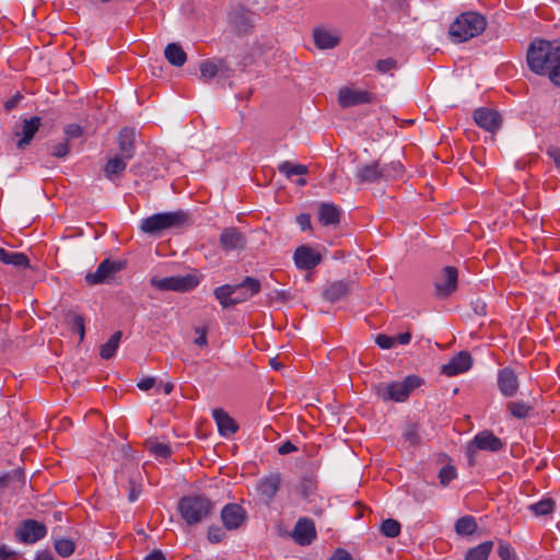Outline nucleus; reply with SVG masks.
I'll return each instance as SVG.
<instances>
[{
    "instance_id": "nucleus-28",
    "label": "nucleus",
    "mask_w": 560,
    "mask_h": 560,
    "mask_svg": "<svg viewBox=\"0 0 560 560\" xmlns=\"http://www.w3.org/2000/svg\"><path fill=\"white\" fill-rule=\"evenodd\" d=\"M199 69L201 79L207 82L221 74L226 69V63L222 59L218 61L205 60L200 63Z\"/></svg>"
},
{
    "instance_id": "nucleus-60",
    "label": "nucleus",
    "mask_w": 560,
    "mask_h": 560,
    "mask_svg": "<svg viewBox=\"0 0 560 560\" xmlns=\"http://www.w3.org/2000/svg\"><path fill=\"white\" fill-rule=\"evenodd\" d=\"M328 560H353L351 555L342 549V548H338L331 556Z\"/></svg>"
},
{
    "instance_id": "nucleus-16",
    "label": "nucleus",
    "mask_w": 560,
    "mask_h": 560,
    "mask_svg": "<svg viewBox=\"0 0 560 560\" xmlns=\"http://www.w3.org/2000/svg\"><path fill=\"white\" fill-rule=\"evenodd\" d=\"M472 364V359L469 352L460 351L453 357L446 364L441 368V373L446 376H455L460 373L467 372Z\"/></svg>"
},
{
    "instance_id": "nucleus-59",
    "label": "nucleus",
    "mask_w": 560,
    "mask_h": 560,
    "mask_svg": "<svg viewBox=\"0 0 560 560\" xmlns=\"http://www.w3.org/2000/svg\"><path fill=\"white\" fill-rule=\"evenodd\" d=\"M295 451H298V447L291 441H285L284 443L280 444L278 447V453L280 455H288Z\"/></svg>"
},
{
    "instance_id": "nucleus-54",
    "label": "nucleus",
    "mask_w": 560,
    "mask_h": 560,
    "mask_svg": "<svg viewBox=\"0 0 560 560\" xmlns=\"http://www.w3.org/2000/svg\"><path fill=\"white\" fill-rule=\"evenodd\" d=\"M151 451L156 457L161 458H168L172 455L171 447L164 443H154Z\"/></svg>"
},
{
    "instance_id": "nucleus-46",
    "label": "nucleus",
    "mask_w": 560,
    "mask_h": 560,
    "mask_svg": "<svg viewBox=\"0 0 560 560\" xmlns=\"http://www.w3.org/2000/svg\"><path fill=\"white\" fill-rule=\"evenodd\" d=\"M49 150L52 156L63 159L70 152V143L63 140L62 142L50 144Z\"/></svg>"
},
{
    "instance_id": "nucleus-55",
    "label": "nucleus",
    "mask_w": 560,
    "mask_h": 560,
    "mask_svg": "<svg viewBox=\"0 0 560 560\" xmlns=\"http://www.w3.org/2000/svg\"><path fill=\"white\" fill-rule=\"evenodd\" d=\"M376 345L382 349H392L396 345L395 337L380 334L375 338Z\"/></svg>"
},
{
    "instance_id": "nucleus-25",
    "label": "nucleus",
    "mask_w": 560,
    "mask_h": 560,
    "mask_svg": "<svg viewBox=\"0 0 560 560\" xmlns=\"http://www.w3.org/2000/svg\"><path fill=\"white\" fill-rule=\"evenodd\" d=\"M233 285L236 288L234 298H242V302H245L247 299L257 294L261 288L260 281L253 277H246L241 283Z\"/></svg>"
},
{
    "instance_id": "nucleus-26",
    "label": "nucleus",
    "mask_w": 560,
    "mask_h": 560,
    "mask_svg": "<svg viewBox=\"0 0 560 560\" xmlns=\"http://www.w3.org/2000/svg\"><path fill=\"white\" fill-rule=\"evenodd\" d=\"M235 289L236 288L233 284H223L214 289L213 294L219 300L223 308L242 303V298H234Z\"/></svg>"
},
{
    "instance_id": "nucleus-57",
    "label": "nucleus",
    "mask_w": 560,
    "mask_h": 560,
    "mask_svg": "<svg viewBox=\"0 0 560 560\" xmlns=\"http://www.w3.org/2000/svg\"><path fill=\"white\" fill-rule=\"evenodd\" d=\"M296 223L302 231L311 229V215L307 213H301L296 217Z\"/></svg>"
},
{
    "instance_id": "nucleus-52",
    "label": "nucleus",
    "mask_w": 560,
    "mask_h": 560,
    "mask_svg": "<svg viewBox=\"0 0 560 560\" xmlns=\"http://www.w3.org/2000/svg\"><path fill=\"white\" fill-rule=\"evenodd\" d=\"M195 334L197 337L194 339V343L199 348H206L208 346V328L207 327H195Z\"/></svg>"
},
{
    "instance_id": "nucleus-11",
    "label": "nucleus",
    "mask_w": 560,
    "mask_h": 560,
    "mask_svg": "<svg viewBox=\"0 0 560 560\" xmlns=\"http://www.w3.org/2000/svg\"><path fill=\"white\" fill-rule=\"evenodd\" d=\"M46 526L35 520L28 518L21 523L15 535L24 544H34L46 536Z\"/></svg>"
},
{
    "instance_id": "nucleus-27",
    "label": "nucleus",
    "mask_w": 560,
    "mask_h": 560,
    "mask_svg": "<svg viewBox=\"0 0 560 560\" xmlns=\"http://www.w3.org/2000/svg\"><path fill=\"white\" fill-rule=\"evenodd\" d=\"M318 220L323 225H336L340 221V210L332 203L323 202L318 209Z\"/></svg>"
},
{
    "instance_id": "nucleus-43",
    "label": "nucleus",
    "mask_w": 560,
    "mask_h": 560,
    "mask_svg": "<svg viewBox=\"0 0 560 560\" xmlns=\"http://www.w3.org/2000/svg\"><path fill=\"white\" fill-rule=\"evenodd\" d=\"M127 266V259L112 260L107 258V284L114 281V275L124 270Z\"/></svg>"
},
{
    "instance_id": "nucleus-23",
    "label": "nucleus",
    "mask_w": 560,
    "mask_h": 560,
    "mask_svg": "<svg viewBox=\"0 0 560 560\" xmlns=\"http://www.w3.org/2000/svg\"><path fill=\"white\" fill-rule=\"evenodd\" d=\"M212 417L215 420L219 433L222 436H231L237 432V430H238L237 423L223 409H220V408L213 409Z\"/></svg>"
},
{
    "instance_id": "nucleus-47",
    "label": "nucleus",
    "mask_w": 560,
    "mask_h": 560,
    "mask_svg": "<svg viewBox=\"0 0 560 560\" xmlns=\"http://www.w3.org/2000/svg\"><path fill=\"white\" fill-rule=\"evenodd\" d=\"M121 337L122 332L118 330L107 340V360L116 354Z\"/></svg>"
},
{
    "instance_id": "nucleus-64",
    "label": "nucleus",
    "mask_w": 560,
    "mask_h": 560,
    "mask_svg": "<svg viewBox=\"0 0 560 560\" xmlns=\"http://www.w3.org/2000/svg\"><path fill=\"white\" fill-rule=\"evenodd\" d=\"M143 560H166L164 553L160 549H155L144 557Z\"/></svg>"
},
{
    "instance_id": "nucleus-39",
    "label": "nucleus",
    "mask_w": 560,
    "mask_h": 560,
    "mask_svg": "<svg viewBox=\"0 0 560 560\" xmlns=\"http://www.w3.org/2000/svg\"><path fill=\"white\" fill-rule=\"evenodd\" d=\"M56 552L61 557H69L74 552L75 545L68 538H58L54 541Z\"/></svg>"
},
{
    "instance_id": "nucleus-50",
    "label": "nucleus",
    "mask_w": 560,
    "mask_h": 560,
    "mask_svg": "<svg viewBox=\"0 0 560 560\" xmlns=\"http://www.w3.org/2000/svg\"><path fill=\"white\" fill-rule=\"evenodd\" d=\"M498 555L501 558V560H515L516 555L512 547L503 541H500L498 547Z\"/></svg>"
},
{
    "instance_id": "nucleus-10",
    "label": "nucleus",
    "mask_w": 560,
    "mask_h": 560,
    "mask_svg": "<svg viewBox=\"0 0 560 560\" xmlns=\"http://www.w3.org/2000/svg\"><path fill=\"white\" fill-rule=\"evenodd\" d=\"M290 536L299 546H310L317 538L314 521L310 517H300Z\"/></svg>"
},
{
    "instance_id": "nucleus-40",
    "label": "nucleus",
    "mask_w": 560,
    "mask_h": 560,
    "mask_svg": "<svg viewBox=\"0 0 560 560\" xmlns=\"http://www.w3.org/2000/svg\"><path fill=\"white\" fill-rule=\"evenodd\" d=\"M317 489V480L315 477L305 476L300 483V493L304 499L310 500Z\"/></svg>"
},
{
    "instance_id": "nucleus-37",
    "label": "nucleus",
    "mask_w": 560,
    "mask_h": 560,
    "mask_svg": "<svg viewBox=\"0 0 560 560\" xmlns=\"http://www.w3.org/2000/svg\"><path fill=\"white\" fill-rule=\"evenodd\" d=\"M556 502L551 498H545L540 501L529 505V510L536 515V516H545L549 515L555 511Z\"/></svg>"
},
{
    "instance_id": "nucleus-6",
    "label": "nucleus",
    "mask_w": 560,
    "mask_h": 560,
    "mask_svg": "<svg viewBox=\"0 0 560 560\" xmlns=\"http://www.w3.org/2000/svg\"><path fill=\"white\" fill-rule=\"evenodd\" d=\"M214 505L205 495H185L178 501V512L188 526L205 521L212 512Z\"/></svg>"
},
{
    "instance_id": "nucleus-12",
    "label": "nucleus",
    "mask_w": 560,
    "mask_h": 560,
    "mask_svg": "<svg viewBox=\"0 0 560 560\" xmlns=\"http://www.w3.org/2000/svg\"><path fill=\"white\" fill-rule=\"evenodd\" d=\"M281 483V474L271 472L258 480L256 491L260 499H262L265 503L269 504L273 501L275 497L277 495Z\"/></svg>"
},
{
    "instance_id": "nucleus-17",
    "label": "nucleus",
    "mask_w": 560,
    "mask_h": 560,
    "mask_svg": "<svg viewBox=\"0 0 560 560\" xmlns=\"http://www.w3.org/2000/svg\"><path fill=\"white\" fill-rule=\"evenodd\" d=\"M354 285V280L350 279L332 281L327 284L323 294L325 300L335 303L348 296Z\"/></svg>"
},
{
    "instance_id": "nucleus-20",
    "label": "nucleus",
    "mask_w": 560,
    "mask_h": 560,
    "mask_svg": "<svg viewBox=\"0 0 560 560\" xmlns=\"http://www.w3.org/2000/svg\"><path fill=\"white\" fill-rule=\"evenodd\" d=\"M518 378L513 369L506 366L498 373V387L504 397H513L518 389Z\"/></svg>"
},
{
    "instance_id": "nucleus-48",
    "label": "nucleus",
    "mask_w": 560,
    "mask_h": 560,
    "mask_svg": "<svg viewBox=\"0 0 560 560\" xmlns=\"http://www.w3.org/2000/svg\"><path fill=\"white\" fill-rule=\"evenodd\" d=\"M402 436L410 445H416L420 441L418 428L416 424H408L402 433Z\"/></svg>"
},
{
    "instance_id": "nucleus-19",
    "label": "nucleus",
    "mask_w": 560,
    "mask_h": 560,
    "mask_svg": "<svg viewBox=\"0 0 560 560\" xmlns=\"http://www.w3.org/2000/svg\"><path fill=\"white\" fill-rule=\"evenodd\" d=\"M376 394L385 401H405L409 397L402 382L381 383L376 387Z\"/></svg>"
},
{
    "instance_id": "nucleus-35",
    "label": "nucleus",
    "mask_w": 560,
    "mask_h": 560,
    "mask_svg": "<svg viewBox=\"0 0 560 560\" xmlns=\"http://www.w3.org/2000/svg\"><path fill=\"white\" fill-rule=\"evenodd\" d=\"M66 322L73 332H78L79 341H82L85 335L84 318L73 312H68L66 314Z\"/></svg>"
},
{
    "instance_id": "nucleus-18",
    "label": "nucleus",
    "mask_w": 560,
    "mask_h": 560,
    "mask_svg": "<svg viewBox=\"0 0 560 560\" xmlns=\"http://www.w3.org/2000/svg\"><path fill=\"white\" fill-rule=\"evenodd\" d=\"M221 518L226 529H236L245 522L246 512L236 503L226 504L221 511Z\"/></svg>"
},
{
    "instance_id": "nucleus-56",
    "label": "nucleus",
    "mask_w": 560,
    "mask_h": 560,
    "mask_svg": "<svg viewBox=\"0 0 560 560\" xmlns=\"http://www.w3.org/2000/svg\"><path fill=\"white\" fill-rule=\"evenodd\" d=\"M421 378L417 375H408L402 384L407 390V393L410 395L411 390L419 387L421 385Z\"/></svg>"
},
{
    "instance_id": "nucleus-34",
    "label": "nucleus",
    "mask_w": 560,
    "mask_h": 560,
    "mask_svg": "<svg viewBox=\"0 0 560 560\" xmlns=\"http://www.w3.org/2000/svg\"><path fill=\"white\" fill-rule=\"evenodd\" d=\"M477 529V523L474 516L466 515L459 517L455 523V532L459 536L472 535Z\"/></svg>"
},
{
    "instance_id": "nucleus-4",
    "label": "nucleus",
    "mask_w": 560,
    "mask_h": 560,
    "mask_svg": "<svg viewBox=\"0 0 560 560\" xmlns=\"http://www.w3.org/2000/svg\"><path fill=\"white\" fill-rule=\"evenodd\" d=\"M191 223L188 211L177 210L154 213L140 222V230L151 236L160 235L163 231L183 228Z\"/></svg>"
},
{
    "instance_id": "nucleus-51",
    "label": "nucleus",
    "mask_w": 560,
    "mask_h": 560,
    "mask_svg": "<svg viewBox=\"0 0 560 560\" xmlns=\"http://www.w3.org/2000/svg\"><path fill=\"white\" fill-rule=\"evenodd\" d=\"M207 537L211 544H218L224 539L225 532L219 526H210L208 528Z\"/></svg>"
},
{
    "instance_id": "nucleus-53",
    "label": "nucleus",
    "mask_w": 560,
    "mask_h": 560,
    "mask_svg": "<svg viewBox=\"0 0 560 560\" xmlns=\"http://www.w3.org/2000/svg\"><path fill=\"white\" fill-rule=\"evenodd\" d=\"M397 68V61L394 58L381 59L376 62V69L381 73H388Z\"/></svg>"
},
{
    "instance_id": "nucleus-33",
    "label": "nucleus",
    "mask_w": 560,
    "mask_h": 560,
    "mask_svg": "<svg viewBox=\"0 0 560 560\" xmlns=\"http://www.w3.org/2000/svg\"><path fill=\"white\" fill-rule=\"evenodd\" d=\"M492 548V541H483L478 546L468 549L465 556V560H488Z\"/></svg>"
},
{
    "instance_id": "nucleus-44",
    "label": "nucleus",
    "mask_w": 560,
    "mask_h": 560,
    "mask_svg": "<svg viewBox=\"0 0 560 560\" xmlns=\"http://www.w3.org/2000/svg\"><path fill=\"white\" fill-rule=\"evenodd\" d=\"M438 477H439L440 483L443 487L448 486L450 482L457 477L456 467L453 465H446V466L442 467L439 471Z\"/></svg>"
},
{
    "instance_id": "nucleus-15",
    "label": "nucleus",
    "mask_w": 560,
    "mask_h": 560,
    "mask_svg": "<svg viewBox=\"0 0 560 560\" xmlns=\"http://www.w3.org/2000/svg\"><path fill=\"white\" fill-rule=\"evenodd\" d=\"M476 124L488 132H495L502 124L501 115L491 108L479 107L474 112Z\"/></svg>"
},
{
    "instance_id": "nucleus-29",
    "label": "nucleus",
    "mask_w": 560,
    "mask_h": 560,
    "mask_svg": "<svg viewBox=\"0 0 560 560\" xmlns=\"http://www.w3.org/2000/svg\"><path fill=\"white\" fill-rule=\"evenodd\" d=\"M0 261L5 265H12L16 268H28L30 259L24 253H11L0 248Z\"/></svg>"
},
{
    "instance_id": "nucleus-30",
    "label": "nucleus",
    "mask_w": 560,
    "mask_h": 560,
    "mask_svg": "<svg viewBox=\"0 0 560 560\" xmlns=\"http://www.w3.org/2000/svg\"><path fill=\"white\" fill-rule=\"evenodd\" d=\"M165 58L167 61L175 67H182L186 60L187 55L179 44L171 43L165 47Z\"/></svg>"
},
{
    "instance_id": "nucleus-7",
    "label": "nucleus",
    "mask_w": 560,
    "mask_h": 560,
    "mask_svg": "<svg viewBox=\"0 0 560 560\" xmlns=\"http://www.w3.org/2000/svg\"><path fill=\"white\" fill-rule=\"evenodd\" d=\"M504 448L503 441L495 436L492 431L483 430L477 433L474 439L467 445V457L470 466L476 465V452L488 451V452H500Z\"/></svg>"
},
{
    "instance_id": "nucleus-21",
    "label": "nucleus",
    "mask_w": 560,
    "mask_h": 560,
    "mask_svg": "<svg viewBox=\"0 0 560 560\" xmlns=\"http://www.w3.org/2000/svg\"><path fill=\"white\" fill-rule=\"evenodd\" d=\"M371 101L372 94L368 91L343 88L338 94V102L343 108L371 103Z\"/></svg>"
},
{
    "instance_id": "nucleus-38",
    "label": "nucleus",
    "mask_w": 560,
    "mask_h": 560,
    "mask_svg": "<svg viewBox=\"0 0 560 560\" xmlns=\"http://www.w3.org/2000/svg\"><path fill=\"white\" fill-rule=\"evenodd\" d=\"M279 171L283 173L288 178H291L294 175L307 174L308 168L306 165L293 164L289 161H285L279 165Z\"/></svg>"
},
{
    "instance_id": "nucleus-58",
    "label": "nucleus",
    "mask_w": 560,
    "mask_h": 560,
    "mask_svg": "<svg viewBox=\"0 0 560 560\" xmlns=\"http://www.w3.org/2000/svg\"><path fill=\"white\" fill-rule=\"evenodd\" d=\"M548 156L555 162L556 166L560 168V149L555 145H550L547 149Z\"/></svg>"
},
{
    "instance_id": "nucleus-3",
    "label": "nucleus",
    "mask_w": 560,
    "mask_h": 560,
    "mask_svg": "<svg viewBox=\"0 0 560 560\" xmlns=\"http://www.w3.org/2000/svg\"><path fill=\"white\" fill-rule=\"evenodd\" d=\"M130 447L127 444L121 445L119 455L121 464L119 469L114 471V482L118 495H127L129 502H136L142 492V476L138 464L129 454Z\"/></svg>"
},
{
    "instance_id": "nucleus-1",
    "label": "nucleus",
    "mask_w": 560,
    "mask_h": 560,
    "mask_svg": "<svg viewBox=\"0 0 560 560\" xmlns=\"http://www.w3.org/2000/svg\"><path fill=\"white\" fill-rule=\"evenodd\" d=\"M527 65L533 72L547 75L552 84L560 86V42H533L527 51Z\"/></svg>"
},
{
    "instance_id": "nucleus-45",
    "label": "nucleus",
    "mask_w": 560,
    "mask_h": 560,
    "mask_svg": "<svg viewBox=\"0 0 560 560\" xmlns=\"http://www.w3.org/2000/svg\"><path fill=\"white\" fill-rule=\"evenodd\" d=\"M24 482V472L21 469H14L11 472L0 477V487H8L11 482Z\"/></svg>"
},
{
    "instance_id": "nucleus-8",
    "label": "nucleus",
    "mask_w": 560,
    "mask_h": 560,
    "mask_svg": "<svg viewBox=\"0 0 560 560\" xmlns=\"http://www.w3.org/2000/svg\"><path fill=\"white\" fill-rule=\"evenodd\" d=\"M151 284L162 291L187 292L199 284V278L195 273L172 276L165 278H152Z\"/></svg>"
},
{
    "instance_id": "nucleus-14",
    "label": "nucleus",
    "mask_w": 560,
    "mask_h": 560,
    "mask_svg": "<svg viewBox=\"0 0 560 560\" xmlns=\"http://www.w3.org/2000/svg\"><path fill=\"white\" fill-rule=\"evenodd\" d=\"M40 125V118L37 116H33L23 119V125L21 129H19L18 127L14 128L13 135L15 137H20V139L16 142V147L19 150H24L27 145H30L35 133L38 131Z\"/></svg>"
},
{
    "instance_id": "nucleus-63",
    "label": "nucleus",
    "mask_w": 560,
    "mask_h": 560,
    "mask_svg": "<svg viewBox=\"0 0 560 560\" xmlns=\"http://www.w3.org/2000/svg\"><path fill=\"white\" fill-rule=\"evenodd\" d=\"M15 556V552L8 549L7 546H0V560H10Z\"/></svg>"
},
{
    "instance_id": "nucleus-62",
    "label": "nucleus",
    "mask_w": 560,
    "mask_h": 560,
    "mask_svg": "<svg viewBox=\"0 0 560 560\" xmlns=\"http://www.w3.org/2000/svg\"><path fill=\"white\" fill-rule=\"evenodd\" d=\"M154 384H155L154 377H145V378L141 380L140 382H138L137 386L141 390H149L154 386Z\"/></svg>"
},
{
    "instance_id": "nucleus-49",
    "label": "nucleus",
    "mask_w": 560,
    "mask_h": 560,
    "mask_svg": "<svg viewBox=\"0 0 560 560\" xmlns=\"http://www.w3.org/2000/svg\"><path fill=\"white\" fill-rule=\"evenodd\" d=\"M65 140L71 143V140L82 136V128L78 124H69L65 127Z\"/></svg>"
},
{
    "instance_id": "nucleus-2",
    "label": "nucleus",
    "mask_w": 560,
    "mask_h": 560,
    "mask_svg": "<svg viewBox=\"0 0 560 560\" xmlns=\"http://www.w3.org/2000/svg\"><path fill=\"white\" fill-rule=\"evenodd\" d=\"M137 130L124 127L119 130L113 148V154L107 158V179L116 183L136 154Z\"/></svg>"
},
{
    "instance_id": "nucleus-42",
    "label": "nucleus",
    "mask_w": 560,
    "mask_h": 560,
    "mask_svg": "<svg viewBox=\"0 0 560 560\" xmlns=\"http://www.w3.org/2000/svg\"><path fill=\"white\" fill-rule=\"evenodd\" d=\"M85 282L89 285L102 284L105 282V259L100 262L95 272L86 273Z\"/></svg>"
},
{
    "instance_id": "nucleus-22",
    "label": "nucleus",
    "mask_w": 560,
    "mask_h": 560,
    "mask_svg": "<svg viewBox=\"0 0 560 560\" xmlns=\"http://www.w3.org/2000/svg\"><path fill=\"white\" fill-rule=\"evenodd\" d=\"M224 250H240L246 245L245 235L236 228H225L219 238Z\"/></svg>"
},
{
    "instance_id": "nucleus-5",
    "label": "nucleus",
    "mask_w": 560,
    "mask_h": 560,
    "mask_svg": "<svg viewBox=\"0 0 560 560\" xmlns=\"http://www.w3.org/2000/svg\"><path fill=\"white\" fill-rule=\"evenodd\" d=\"M487 26V20L480 13L468 11L459 14L451 23L448 34L454 43H464L481 34Z\"/></svg>"
},
{
    "instance_id": "nucleus-36",
    "label": "nucleus",
    "mask_w": 560,
    "mask_h": 560,
    "mask_svg": "<svg viewBox=\"0 0 560 560\" xmlns=\"http://www.w3.org/2000/svg\"><path fill=\"white\" fill-rule=\"evenodd\" d=\"M506 410L516 419H525L528 417L532 407L523 400H512L506 404Z\"/></svg>"
},
{
    "instance_id": "nucleus-61",
    "label": "nucleus",
    "mask_w": 560,
    "mask_h": 560,
    "mask_svg": "<svg viewBox=\"0 0 560 560\" xmlns=\"http://www.w3.org/2000/svg\"><path fill=\"white\" fill-rule=\"evenodd\" d=\"M22 100V95L21 93H16L15 95H13L11 98H9L5 103H4V109L7 112H10L12 110L13 108H15L19 104V102Z\"/></svg>"
},
{
    "instance_id": "nucleus-31",
    "label": "nucleus",
    "mask_w": 560,
    "mask_h": 560,
    "mask_svg": "<svg viewBox=\"0 0 560 560\" xmlns=\"http://www.w3.org/2000/svg\"><path fill=\"white\" fill-rule=\"evenodd\" d=\"M405 167L400 161H392L381 165L382 180H397L404 177Z\"/></svg>"
},
{
    "instance_id": "nucleus-9",
    "label": "nucleus",
    "mask_w": 560,
    "mask_h": 560,
    "mask_svg": "<svg viewBox=\"0 0 560 560\" xmlns=\"http://www.w3.org/2000/svg\"><path fill=\"white\" fill-rule=\"evenodd\" d=\"M458 272L455 267H444L434 280V294L439 299L450 296L457 289Z\"/></svg>"
},
{
    "instance_id": "nucleus-32",
    "label": "nucleus",
    "mask_w": 560,
    "mask_h": 560,
    "mask_svg": "<svg viewBox=\"0 0 560 560\" xmlns=\"http://www.w3.org/2000/svg\"><path fill=\"white\" fill-rule=\"evenodd\" d=\"M314 43L319 49H330L337 46L338 37L326 30H315L313 33Z\"/></svg>"
},
{
    "instance_id": "nucleus-41",
    "label": "nucleus",
    "mask_w": 560,
    "mask_h": 560,
    "mask_svg": "<svg viewBox=\"0 0 560 560\" xmlns=\"http://www.w3.org/2000/svg\"><path fill=\"white\" fill-rule=\"evenodd\" d=\"M400 523L394 518H387L382 523L381 533L390 538H395L400 534Z\"/></svg>"
},
{
    "instance_id": "nucleus-24",
    "label": "nucleus",
    "mask_w": 560,
    "mask_h": 560,
    "mask_svg": "<svg viewBox=\"0 0 560 560\" xmlns=\"http://www.w3.org/2000/svg\"><path fill=\"white\" fill-rule=\"evenodd\" d=\"M357 178L361 184H375L382 182L381 164L373 161L359 166L357 170Z\"/></svg>"
},
{
    "instance_id": "nucleus-13",
    "label": "nucleus",
    "mask_w": 560,
    "mask_h": 560,
    "mask_svg": "<svg viewBox=\"0 0 560 560\" xmlns=\"http://www.w3.org/2000/svg\"><path fill=\"white\" fill-rule=\"evenodd\" d=\"M293 259L298 269L310 271L320 264L322 255L307 245H301L295 249Z\"/></svg>"
}]
</instances>
